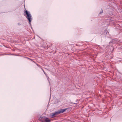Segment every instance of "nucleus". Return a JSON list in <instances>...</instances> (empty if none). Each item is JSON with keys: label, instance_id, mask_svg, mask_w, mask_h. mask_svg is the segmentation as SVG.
<instances>
[{"label": "nucleus", "instance_id": "obj_1", "mask_svg": "<svg viewBox=\"0 0 122 122\" xmlns=\"http://www.w3.org/2000/svg\"><path fill=\"white\" fill-rule=\"evenodd\" d=\"M67 109H61L55 112L54 113H52L51 115V118H52L54 117L55 116L59 114L62 113L66 111Z\"/></svg>", "mask_w": 122, "mask_h": 122}, {"label": "nucleus", "instance_id": "obj_2", "mask_svg": "<svg viewBox=\"0 0 122 122\" xmlns=\"http://www.w3.org/2000/svg\"><path fill=\"white\" fill-rule=\"evenodd\" d=\"M25 13L24 14V15L28 19L29 21V22L30 23L31 22V20L32 19L31 18L32 16L31 15L28 13L27 10H26L25 11Z\"/></svg>", "mask_w": 122, "mask_h": 122}, {"label": "nucleus", "instance_id": "obj_3", "mask_svg": "<svg viewBox=\"0 0 122 122\" xmlns=\"http://www.w3.org/2000/svg\"><path fill=\"white\" fill-rule=\"evenodd\" d=\"M51 121V120L47 118L45 120V122H50Z\"/></svg>", "mask_w": 122, "mask_h": 122}, {"label": "nucleus", "instance_id": "obj_4", "mask_svg": "<svg viewBox=\"0 0 122 122\" xmlns=\"http://www.w3.org/2000/svg\"><path fill=\"white\" fill-rule=\"evenodd\" d=\"M43 71L44 72V73L46 75H46H47L46 74V73L44 71V70H43Z\"/></svg>", "mask_w": 122, "mask_h": 122}, {"label": "nucleus", "instance_id": "obj_5", "mask_svg": "<svg viewBox=\"0 0 122 122\" xmlns=\"http://www.w3.org/2000/svg\"><path fill=\"white\" fill-rule=\"evenodd\" d=\"M46 76L47 77V79H48V78H49V77L47 76V75H46Z\"/></svg>", "mask_w": 122, "mask_h": 122}, {"label": "nucleus", "instance_id": "obj_6", "mask_svg": "<svg viewBox=\"0 0 122 122\" xmlns=\"http://www.w3.org/2000/svg\"><path fill=\"white\" fill-rule=\"evenodd\" d=\"M102 11L100 12V14H101V13H102Z\"/></svg>", "mask_w": 122, "mask_h": 122}, {"label": "nucleus", "instance_id": "obj_7", "mask_svg": "<svg viewBox=\"0 0 122 122\" xmlns=\"http://www.w3.org/2000/svg\"><path fill=\"white\" fill-rule=\"evenodd\" d=\"M18 24L19 25H20V24H19V23H18Z\"/></svg>", "mask_w": 122, "mask_h": 122}]
</instances>
